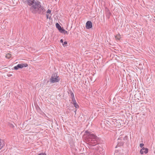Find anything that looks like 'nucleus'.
I'll return each instance as SVG.
<instances>
[{
	"label": "nucleus",
	"mask_w": 155,
	"mask_h": 155,
	"mask_svg": "<svg viewBox=\"0 0 155 155\" xmlns=\"http://www.w3.org/2000/svg\"><path fill=\"white\" fill-rule=\"evenodd\" d=\"M35 1V0H26L25 2L29 6L32 5L29 9L33 14H45V9L44 6L41 5V2L38 1Z\"/></svg>",
	"instance_id": "nucleus-1"
},
{
	"label": "nucleus",
	"mask_w": 155,
	"mask_h": 155,
	"mask_svg": "<svg viewBox=\"0 0 155 155\" xmlns=\"http://www.w3.org/2000/svg\"><path fill=\"white\" fill-rule=\"evenodd\" d=\"M87 136L86 137V141L88 142L89 145L91 146H94L92 144L93 142L94 141H96L98 140V138L96 136L93 134L90 133L87 131H86Z\"/></svg>",
	"instance_id": "nucleus-2"
},
{
	"label": "nucleus",
	"mask_w": 155,
	"mask_h": 155,
	"mask_svg": "<svg viewBox=\"0 0 155 155\" xmlns=\"http://www.w3.org/2000/svg\"><path fill=\"white\" fill-rule=\"evenodd\" d=\"M60 81L59 77L57 76L56 74H53L50 79L49 81L52 83L58 82Z\"/></svg>",
	"instance_id": "nucleus-3"
},
{
	"label": "nucleus",
	"mask_w": 155,
	"mask_h": 155,
	"mask_svg": "<svg viewBox=\"0 0 155 155\" xmlns=\"http://www.w3.org/2000/svg\"><path fill=\"white\" fill-rule=\"evenodd\" d=\"M28 66V64H18L17 66H15L14 68L15 70H17L19 68H22L24 67H26Z\"/></svg>",
	"instance_id": "nucleus-4"
},
{
	"label": "nucleus",
	"mask_w": 155,
	"mask_h": 155,
	"mask_svg": "<svg viewBox=\"0 0 155 155\" xmlns=\"http://www.w3.org/2000/svg\"><path fill=\"white\" fill-rule=\"evenodd\" d=\"M92 27V22L89 21H88L86 23V27L87 29H89L91 28Z\"/></svg>",
	"instance_id": "nucleus-5"
},
{
	"label": "nucleus",
	"mask_w": 155,
	"mask_h": 155,
	"mask_svg": "<svg viewBox=\"0 0 155 155\" xmlns=\"http://www.w3.org/2000/svg\"><path fill=\"white\" fill-rule=\"evenodd\" d=\"M128 139V137L127 136H125L124 137H123L122 136L120 137L118 139V142H119V140H127Z\"/></svg>",
	"instance_id": "nucleus-6"
},
{
	"label": "nucleus",
	"mask_w": 155,
	"mask_h": 155,
	"mask_svg": "<svg viewBox=\"0 0 155 155\" xmlns=\"http://www.w3.org/2000/svg\"><path fill=\"white\" fill-rule=\"evenodd\" d=\"M5 143L4 140L2 139H0V149H1L4 146Z\"/></svg>",
	"instance_id": "nucleus-7"
},
{
	"label": "nucleus",
	"mask_w": 155,
	"mask_h": 155,
	"mask_svg": "<svg viewBox=\"0 0 155 155\" xmlns=\"http://www.w3.org/2000/svg\"><path fill=\"white\" fill-rule=\"evenodd\" d=\"M56 28L58 29L59 31H60V30L61 29V27L60 25L58 23H56Z\"/></svg>",
	"instance_id": "nucleus-8"
},
{
	"label": "nucleus",
	"mask_w": 155,
	"mask_h": 155,
	"mask_svg": "<svg viewBox=\"0 0 155 155\" xmlns=\"http://www.w3.org/2000/svg\"><path fill=\"white\" fill-rule=\"evenodd\" d=\"M115 38L116 40H119L120 38V35L119 34L115 36Z\"/></svg>",
	"instance_id": "nucleus-9"
},
{
	"label": "nucleus",
	"mask_w": 155,
	"mask_h": 155,
	"mask_svg": "<svg viewBox=\"0 0 155 155\" xmlns=\"http://www.w3.org/2000/svg\"><path fill=\"white\" fill-rule=\"evenodd\" d=\"M72 103L75 108H79V106L76 102Z\"/></svg>",
	"instance_id": "nucleus-10"
},
{
	"label": "nucleus",
	"mask_w": 155,
	"mask_h": 155,
	"mask_svg": "<svg viewBox=\"0 0 155 155\" xmlns=\"http://www.w3.org/2000/svg\"><path fill=\"white\" fill-rule=\"evenodd\" d=\"M145 150V148L144 147H143L140 150V153L141 154H142L144 152V150Z\"/></svg>",
	"instance_id": "nucleus-11"
},
{
	"label": "nucleus",
	"mask_w": 155,
	"mask_h": 155,
	"mask_svg": "<svg viewBox=\"0 0 155 155\" xmlns=\"http://www.w3.org/2000/svg\"><path fill=\"white\" fill-rule=\"evenodd\" d=\"M5 57L8 59H9L11 57V54L9 53H8L5 56Z\"/></svg>",
	"instance_id": "nucleus-12"
},
{
	"label": "nucleus",
	"mask_w": 155,
	"mask_h": 155,
	"mask_svg": "<svg viewBox=\"0 0 155 155\" xmlns=\"http://www.w3.org/2000/svg\"><path fill=\"white\" fill-rule=\"evenodd\" d=\"M148 149L147 148H145V150H144V152L146 154L148 153Z\"/></svg>",
	"instance_id": "nucleus-13"
},
{
	"label": "nucleus",
	"mask_w": 155,
	"mask_h": 155,
	"mask_svg": "<svg viewBox=\"0 0 155 155\" xmlns=\"http://www.w3.org/2000/svg\"><path fill=\"white\" fill-rule=\"evenodd\" d=\"M97 140L96 141H94L93 142V144H92L94 146H95L97 144Z\"/></svg>",
	"instance_id": "nucleus-14"
},
{
	"label": "nucleus",
	"mask_w": 155,
	"mask_h": 155,
	"mask_svg": "<svg viewBox=\"0 0 155 155\" xmlns=\"http://www.w3.org/2000/svg\"><path fill=\"white\" fill-rule=\"evenodd\" d=\"M71 94L72 98V99L73 98L74 99V94L73 93L72 91H71Z\"/></svg>",
	"instance_id": "nucleus-15"
},
{
	"label": "nucleus",
	"mask_w": 155,
	"mask_h": 155,
	"mask_svg": "<svg viewBox=\"0 0 155 155\" xmlns=\"http://www.w3.org/2000/svg\"><path fill=\"white\" fill-rule=\"evenodd\" d=\"M65 31V30H64V29H63V28H61V29L60 30V31H59L61 32V33H63L64 32V31Z\"/></svg>",
	"instance_id": "nucleus-16"
},
{
	"label": "nucleus",
	"mask_w": 155,
	"mask_h": 155,
	"mask_svg": "<svg viewBox=\"0 0 155 155\" xmlns=\"http://www.w3.org/2000/svg\"><path fill=\"white\" fill-rule=\"evenodd\" d=\"M51 11L50 10H49V9H48L47 12V13H49V14H50L51 13Z\"/></svg>",
	"instance_id": "nucleus-17"
},
{
	"label": "nucleus",
	"mask_w": 155,
	"mask_h": 155,
	"mask_svg": "<svg viewBox=\"0 0 155 155\" xmlns=\"http://www.w3.org/2000/svg\"><path fill=\"white\" fill-rule=\"evenodd\" d=\"M38 155H46V154L45 153H41Z\"/></svg>",
	"instance_id": "nucleus-18"
},
{
	"label": "nucleus",
	"mask_w": 155,
	"mask_h": 155,
	"mask_svg": "<svg viewBox=\"0 0 155 155\" xmlns=\"http://www.w3.org/2000/svg\"><path fill=\"white\" fill-rule=\"evenodd\" d=\"M144 144L143 143H140V147H143L144 146Z\"/></svg>",
	"instance_id": "nucleus-19"
},
{
	"label": "nucleus",
	"mask_w": 155,
	"mask_h": 155,
	"mask_svg": "<svg viewBox=\"0 0 155 155\" xmlns=\"http://www.w3.org/2000/svg\"><path fill=\"white\" fill-rule=\"evenodd\" d=\"M67 44V42L66 41H64V43H63V45H66Z\"/></svg>",
	"instance_id": "nucleus-20"
},
{
	"label": "nucleus",
	"mask_w": 155,
	"mask_h": 155,
	"mask_svg": "<svg viewBox=\"0 0 155 155\" xmlns=\"http://www.w3.org/2000/svg\"><path fill=\"white\" fill-rule=\"evenodd\" d=\"M72 99V102L73 103H75L76 102V101L74 99H74L73 98Z\"/></svg>",
	"instance_id": "nucleus-21"
},
{
	"label": "nucleus",
	"mask_w": 155,
	"mask_h": 155,
	"mask_svg": "<svg viewBox=\"0 0 155 155\" xmlns=\"http://www.w3.org/2000/svg\"><path fill=\"white\" fill-rule=\"evenodd\" d=\"M9 126L11 127H13L14 126L12 124H10Z\"/></svg>",
	"instance_id": "nucleus-22"
},
{
	"label": "nucleus",
	"mask_w": 155,
	"mask_h": 155,
	"mask_svg": "<svg viewBox=\"0 0 155 155\" xmlns=\"http://www.w3.org/2000/svg\"><path fill=\"white\" fill-rule=\"evenodd\" d=\"M60 42L63 43V41L62 39H61L60 40Z\"/></svg>",
	"instance_id": "nucleus-23"
},
{
	"label": "nucleus",
	"mask_w": 155,
	"mask_h": 155,
	"mask_svg": "<svg viewBox=\"0 0 155 155\" xmlns=\"http://www.w3.org/2000/svg\"><path fill=\"white\" fill-rule=\"evenodd\" d=\"M48 16H49L48 15V14L46 15V18H47V19H48Z\"/></svg>",
	"instance_id": "nucleus-24"
},
{
	"label": "nucleus",
	"mask_w": 155,
	"mask_h": 155,
	"mask_svg": "<svg viewBox=\"0 0 155 155\" xmlns=\"http://www.w3.org/2000/svg\"><path fill=\"white\" fill-rule=\"evenodd\" d=\"M64 34H66V33H68V32H67V31H65H65H64Z\"/></svg>",
	"instance_id": "nucleus-25"
},
{
	"label": "nucleus",
	"mask_w": 155,
	"mask_h": 155,
	"mask_svg": "<svg viewBox=\"0 0 155 155\" xmlns=\"http://www.w3.org/2000/svg\"><path fill=\"white\" fill-rule=\"evenodd\" d=\"M121 145H123V144H124V142H121Z\"/></svg>",
	"instance_id": "nucleus-26"
}]
</instances>
